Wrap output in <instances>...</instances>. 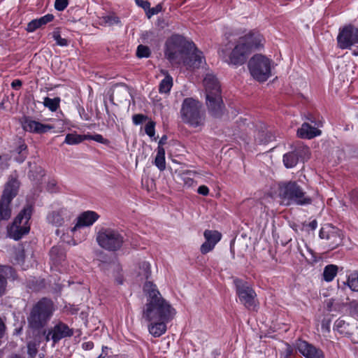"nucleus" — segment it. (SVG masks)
<instances>
[{
	"mask_svg": "<svg viewBox=\"0 0 358 358\" xmlns=\"http://www.w3.org/2000/svg\"><path fill=\"white\" fill-rule=\"evenodd\" d=\"M165 56L173 65H182L187 70L199 69L204 58L194 43L180 35H173L166 43Z\"/></svg>",
	"mask_w": 358,
	"mask_h": 358,
	"instance_id": "1",
	"label": "nucleus"
},
{
	"mask_svg": "<svg viewBox=\"0 0 358 358\" xmlns=\"http://www.w3.org/2000/svg\"><path fill=\"white\" fill-rule=\"evenodd\" d=\"M143 291L147 301L143 310V317L146 321H170L176 313L175 310L162 298L157 286L151 281H146Z\"/></svg>",
	"mask_w": 358,
	"mask_h": 358,
	"instance_id": "2",
	"label": "nucleus"
},
{
	"mask_svg": "<svg viewBox=\"0 0 358 358\" xmlns=\"http://www.w3.org/2000/svg\"><path fill=\"white\" fill-rule=\"evenodd\" d=\"M263 36L258 32H250L239 38L227 62L233 65H241L250 52L263 45Z\"/></svg>",
	"mask_w": 358,
	"mask_h": 358,
	"instance_id": "3",
	"label": "nucleus"
},
{
	"mask_svg": "<svg viewBox=\"0 0 358 358\" xmlns=\"http://www.w3.org/2000/svg\"><path fill=\"white\" fill-rule=\"evenodd\" d=\"M206 105L211 115L220 117L224 105L221 96L220 85L217 78L212 73H207L203 79Z\"/></svg>",
	"mask_w": 358,
	"mask_h": 358,
	"instance_id": "4",
	"label": "nucleus"
},
{
	"mask_svg": "<svg viewBox=\"0 0 358 358\" xmlns=\"http://www.w3.org/2000/svg\"><path fill=\"white\" fill-rule=\"evenodd\" d=\"M278 196L285 206H306L312 199L296 181L282 182L278 185Z\"/></svg>",
	"mask_w": 358,
	"mask_h": 358,
	"instance_id": "5",
	"label": "nucleus"
},
{
	"mask_svg": "<svg viewBox=\"0 0 358 358\" xmlns=\"http://www.w3.org/2000/svg\"><path fill=\"white\" fill-rule=\"evenodd\" d=\"M55 310L53 302L43 298L36 303L27 316L28 326L33 330H41L50 320Z\"/></svg>",
	"mask_w": 358,
	"mask_h": 358,
	"instance_id": "6",
	"label": "nucleus"
},
{
	"mask_svg": "<svg viewBox=\"0 0 358 358\" xmlns=\"http://www.w3.org/2000/svg\"><path fill=\"white\" fill-rule=\"evenodd\" d=\"M97 244L103 250L115 252L121 249L124 242L123 235L117 229L101 227L96 232Z\"/></svg>",
	"mask_w": 358,
	"mask_h": 358,
	"instance_id": "7",
	"label": "nucleus"
},
{
	"mask_svg": "<svg viewBox=\"0 0 358 358\" xmlns=\"http://www.w3.org/2000/svg\"><path fill=\"white\" fill-rule=\"evenodd\" d=\"M20 185L16 173L10 176L0 199V220H8L10 217V203L17 196Z\"/></svg>",
	"mask_w": 358,
	"mask_h": 358,
	"instance_id": "8",
	"label": "nucleus"
},
{
	"mask_svg": "<svg viewBox=\"0 0 358 358\" xmlns=\"http://www.w3.org/2000/svg\"><path fill=\"white\" fill-rule=\"evenodd\" d=\"M33 208L27 205L14 219L13 223L8 227V237L18 241L29 233L30 230L29 220L31 217Z\"/></svg>",
	"mask_w": 358,
	"mask_h": 358,
	"instance_id": "9",
	"label": "nucleus"
},
{
	"mask_svg": "<svg viewBox=\"0 0 358 358\" xmlns=\"http://www.w3.org/2000/svg\"><path fill=\"white\" fill-rule=\"evenodd\" d=\"M180 113L182 121L192 127H196L203 124L204 115L201 110V105L199 101L193 98H186L183 100Z\"/></svg>",
	"mask_w": 358,
	"mask_h": 358,
	"instance_id": "10",
	"label": "nucleus"
},
{
	"mask_svg": "<svg viewBox=\"0 0 358 358\" xmlns=\"http://www.w3.org/2000/svg\"><path fill=\"white\" fill-rule=\"evenodd\" d=\"M271 59L265 56L254 55L248 62L251 76L259 82L266 81L271 76Z\"/></svg>",
	"mask_w": 358,
	"mask_h": 358,
	"instance_id": "11",
	"label": "nucleus"
},
{
	"mask_svg": "<svg viewBox=\"0 0 358 358\" xmlns=\"http://www.w3.org/2000/svg\"><path fill=\"white\" fill-rule=\"evenodd\" d=\"M234 283L240 303L249 310H257V294L252 287L247 282L239 279H236Z\"/></svg>",
	"mask_w": 358,
	"mask_h": 358,
	"instance_id": "12",
	"label": "nucleus"
},
{
	"mask_svg": "<svg viewBox=\"0 0 358 358\" xmlns=\"http://www.w3.org/2000/svg\"><path fill=\"white\" fill-rule=\"evenodd\" d=\"M319 236L327 241L329 250H334L342 243L341 231L331 224L323 226L320 230Z\"/></svg>",
	"mask_w": 358,
	"mask_h": 358,
	"instance_id": "13",
	"label": "nucleus"
},
{
	"mask_svg": "<svg viewBox=\"0 0 358 358\" xmlns=\"http://www.w3.org/2000/svg\"><path fill=\"white\" fill-rule=\"evenodd\" d=\"M337 41L340 48H350L358 43V29L351 25L343 27L340 30Z\"/></svg>",
	"mask_w": 358,
	"mask_h": 358,
	"instance_id": "14",
	"label": "nucleus"
},
{
	"mask_svg": "<svg viewBox=\"0 0 358 358\" xmlns=\"http://www.w3.org/2000/svg\"><path fill=\"white\" fill-rule=\"evenodd\" d=\"M73 216L72 213L66 208H59L50 211L46 216L48 224L60 227L69 222Z\"/></svg>",
	"mask_w": 358,
	"mask_h": 358,
	"instance_id": "15",
	"label": "nucleus"
},
{
	"mask_svg": "<svg viewBox=\"0 0 358 358\" xmlns=\"http://www.w3.org/2000/svg\"><path fill=\"white\" fill-rule=\"evenodd\" d=\"M73 334V329H70L67 324L63 322H59L48 331L45 340L46 341H49L51 339L54 344H55L61 339L66 337H71Z\"/></svg>",
	"mask_w": 358,
	"mask_h": 358,
	"instance_id": "16",
	"label": "nucleus"
},
{
	"mask_svg": "<svg viewBox=\"0 0 358 358\" xmlns=\"http://www.w3.org/2000/svg\"><path fill=\"white\" fill-rule=\"evenodd\" d=\"M99 215L97 213L92 210H87L77 217L76 224L71 228V231L73 236H76L77 231L81 227H87L93 225V224L98 220Z\"/></svg>",
	"mask_w": 358,
	"mask_h": 358,
	"instance_id": "17",
	"label": "nucleus"
},
{
	"mask_svg": "<svg viewBox=\"0 0 358 358\" xmlns=\"http://www.w3.org/2000/svg\"><path fill=\"white\" fill-rule=\"evenodd\" d=\"M205 242L201 245L200 251L203 255L212 251L221 240L222 234L216 230L206 229L203 232Z\"/></svg>",
	"mask_w": 358,
	"mask_h": 358,
	"instance_id": "18",
	"label": "nucleus"
},
{
	"mask_svg": "<svg viewBox=\"0 0 358 358\" xmlns=\"http://www.w3.org/2000/svg\"><path fill=\"white\" fill-rule=\"evenodd\" d=\"M308 158V149H297L293 152L285 154L283 156V163L286 168L290 169L295 166L299 160L304 161Z\"/></svg>",
	"mask_w": 358,
	"mask_h": 358,
	"instance_id": "19",
	"label": "nucleus"
},
{
	"mask_svg": "<svg viewBox=\"0 0 358 358\" xmlns=\"http://www.w3.org/2000/svg\"><path fill=\"white\" fill-rule=\"evenodd\" d=\"M296 348L306 358H324L322 350L305 341L299 340L296 342Z\"/></svg>",
	"mask_w": 358,
	"mask_h": 358,
	"instance_id": "20",
	"label": "nucleus"
},
{
	"mask_svg": "<svg viewBox=\"0 0 358 358\" xmlns=\"http://www.w3.org/2000/svg\"><path fill=\"white\" fill-rule=\"evenodd\" d=\"M23 129L30 133H48L52 131L54 127L49 124H42L30 118H24L22 122Z\"/></svg>",
	"mask_w": 358,
	"mask_h": 358,
	"instance_id": "21",
	"label": "nucleus"
},
{
	"mask_svg": "<svg viewBox=\"0 0 358 358\" xmlns=\"http://www.w3.org/2000/svg\"><path fill=\"white\" fill-rule=\"evenodd\" d=\"M149 333L154 337H159L166 331V323L169 321H148Z\"/></svg>",
	"mask_w": 358,
	"mask_h": 358,
	"instance_id": "22",
	"label": "nucleus"
},
{
	"mask_svg": "<svg viewBox=\"0 0 358 358\" xmlns=\"http://www.w3.org/2000/svg\"><path fill=\"white\" fill-rule=\"evenodd\" d=\"M320 123H316L314 121L304 122L300 128L297 129L296 134H321L322 131L320 129Z\"/></svg>",
	"mask_w": 358,
	"mask_h": 358,
	"instance_id": "23",
	"label": "nucleus"
},
{
	"mask_svg": "<svg viewBox=\"0 0 358 358\" xmlns=\"http://www.w3.org/2000/svg\"><path fill=\"white\" fill-rule=\"evenodd\" d=\"M53 19L54 15L52 14H47L38 19L33 20L27 24V30L29 32H33L36 29L52 22Z\"/></svg>",
	"mask_w": 358,
	"mask_h": 358,
	"instance_id": "24",
	"label": "nucleus"
},
{
	"mask_svg": "<svg viewBox=\"0 0 358 358\" xmlns=\"http://www.w3.org/2000/svg\"><path fill=\"white\" fill-rule=\"evenodd\" d=\"M50 259L55 265L62 264L65 261L66 254L60 246H54L50 251Z\"/></svg>",
	"mask_w": 358,
	"mask_h": 358,
	"instance_id": "25",
	"label": "nucleus"
},
{
	"mask_svg": "<svg viewBox=\"0 0 358 358\" xmlns=\"http://www.w3.org/2000/svg\"><path fill=\"white\" fill-rule=\"evenodd\" d=\"M27 147L24 143V141L20 138L17 141V146L12 150L13 152L18 154V156L15 157V160L19 162H23L27 156Z\"/></svg>",
	"mask_w": 358,
	"mask_h": 358,
	"instance_id": "26",
	"label": "nucleus"
},
{
	"mask_svg": "<svg viewBox=\"0 0 358 358\" xmlns=\"http://www.w3.org/2000/svg\"><path fill=\"white\" fill-rule=\"evenodd\" d=\"M0 273V296L4 294L6 287V278L10 275L11 277L13 276V269L9 266H4L1 268Z\"/></svg>",
	"mask_w": 358,
	"mask_h": 358,
	"instance_id": "27",
	"label": "nucleus"
},
{
	"mask_svg": "<svg viewBox=\"0 0 358 358\" xmlns=\"http://www.w3.org/2000/svg\"><path fill=\"white\" fill-rule=\"evenodd\" d=\"M154 164L160 171L166 169L165 149L157 148Z\"/></svg>",
	"mask_w": 358,
	"mask_h": 358,
	"instance_id": "28",
	"label": "nucleus"
},
{
	"mask_svg": "<svg viewBox=\"0 0 358 358\" xmlns=\"http://www.w3.org/2000/svg\"><path fill=\"white\" fill-rule=\"evenodd\" d=\"M100 24L107 26L122 25L120 17L113 13L101 17Z\"/></svg>",
	"mask_w": 358,
	"mask_h": 358,
	"instance_id": "29",
	"label": "nucleus"
},
{
	"mask_svg": "<svg viewBox=\"0 0 358 358\" xmlns=\"http://www.w3.org/2000/svg\"><path fill=\"white\" fill-rule=\"evenodd\" d=\"M151 275L150 264L143 261L140 262L137 270V275L141 279H148Z\"/></svg>",
	"mask_w": 358,
	"mask_h": 358,
	"instance_id": "30",
	"label": "nucleus"
},
{
	"mask_svg": "<svg viewBox=\"0 0 358 358\" xmlns=\"http://www.w3.org/2000/svg\"><path fill=\"white\" fill-rule=\"evenodd\" d=\"M338 272V266L334 264L326 266L323 271V278L326 282H331Z\"/></svg>",
	"mask_w": 358,
	"mask_h": 358,
	"instance_id": "31",
	"label": "nucleus"
},
{
	"mask_svg": "<svg viewBox=\"0 0 358 358\" xmlns=\"http://www.w3.org/2000/svg\"><path fill=\"white\" fill-rule=\"evenodd\" d=\"M61 99L59 97H55L53 99L45 97L43 99V106L48 108L52 112H55L60 105Z\"/></svg>",
	"mask_w": 358,
	"mask_h": 358,
	"instance_id": "32",
	"label": "nucleus"
},
{
	"mask_svg": "<svg viewBox=\"0 0 358 358\" xmlns=\"http://www.w3.org/2000/svg\"><path fill=\"white\" fill-rule=\"evenodd\" d=\"M172 86L173 78L169 75H166L165 78L159 83V91L162 94H167L170 92Z\"/></svg>",
	"mask_w": 358,
	"mask_h": 358,
	"instance_id": "33",
	"label": "nucleus"
},
{
	"mask_svg": "<svg viewBox=\"0 0 358 358\" xmlns=\"http://www.w3.org/2000/svg\"><path fill=\"white\" fill-rule=\"evenodd\" d=\"M176 173H178V176L180 177V178L183 181L184 185L187 187H191L194 184V180L190 177L192 175L191 171H176Z\"/></svg>",
	"mask_w": 358,
	"mask_h": 358,
	"instance_id": "34",
	"label": "nucleus"
},
{
	"mask_svg": "<svg viewBox=\"0 0 358 358\" xmlns=\"http://www.w3.org/2000/svg\"><path fill=\"white\" fill-rule=\"evenodd\" d=\"M347 284L353 292H358V272L355 271L348 276Z\"/></svg>",
	"mask_w": 358,
	"mask_h": 358,
	"instance_id": "35",
	"label": "nucleus"
},
{
	"mask_svg": "<svg viewBox=\"0 0 358 358\" xmlns=\"http://www.w3.org/2000/svg\"><path fill=\"white\" fill-rule=\"evenodd\" d=\"M348 324L344 320L338 318L336 320L334 325V330L337 331L341 334L346 333Z\"/></svg>",
	"mask_w": 358,
	"mask_h": 358,
	"instance_id": "36",
	"label": "nucleus"
},
{
	"mask_svg": "<svg viewBox=\"0 0 358 358\" xmlns=\"http://www.w3.org/2000/svg\"><path fill=\"white\" fill-rule=\"evenodd\" d=\"M87 140L84 136H66L64 143L69 145H77Z\"/></svg>",
	"mask_w": 358,
	"mask_h": 358,
	"instance_id": "37",
	"label": "nucleus"
},
{
	"mask_svg": "<svg viewBox=\"0 0 358 358\" xmlns=\"http://www.w3.org/2000/svg\"><path fill=\"white\" fill-rule=\"evenodd\" d=\"M52 38L56 41V44L59 46L66 47L69 44V42L67 39L61 36L58 30H55L52 32Z\"/></svg>",
	"mask_w": 358,
	"mask_h": 358,
	"instance_id": "38",
	"label": "nucleus"
},
{
	"mask_svg": "<svg viewBox=\"0 0 358 358\" xmlns=\"http://www.w3.org/2000/svg\"><path fill=\"white\" fill-rule=\"evenodd\" d=\"M150 49L145 45H139L137 48L136 55L138 58H148L150 56Z\"/></svg>",
	"mask_w": 358,
	"mask_h": 358,
	"instance_id": "39",
	"label": "nucleus"
},
{
	"mask_svg": "<svg viewBox=\"0 0 358 358\" xmlns=\"http://www.w3.org/2000/svg\"><path fill=\"white\" fill-rule=\"evenodd\" d=\"M251 125L254 127L252 131L254 133H259V134H271V131L268 130L264 123L262 122H258L255 124L252 123Z\"/></svg>",
	"mask_w": 358,
	"mask_h": 358,
	"instance_id": "40",
	"label": "nucleus"
},
{
	"mask_svg": "<svg viewBox=\"0 0 358 358\" xmlns=\"http://www.w3.org/2000/svg\"><path fill=\"white\" fill-rule=\"evenodd\" d=\"M148 120V116L143 114H136L133 115L132 120L135 125H139Z\"/></svg>",
	"mask_w": 358,
	"mask_h": 358,
	"instance_id": "41",
	"label": "nucleus"
},
{
	"mask_svg": "<svg viewBox=\"0 0 358 358\" xmlns=\"http://www.w3.org/2000/svg\"><path fill=\"white\" fill-rule=\"evenodd\" d=\"M145 132L146 134H155V122L152 120H148L145 126Z\"/></svg>",
	"mask_w": 358,
	"mask_h": 358,
	"instance_id": "42",
	"label": "nucleus"
},
{
	"mask_svg": "<svg viewBox=\"0 0 358 358\" xmlns=\"http://www.w3.org/2000/svg\"><path fill=\"white\" fill-rule=\"evenodd\" d=\"M84 137L87 138V140H93L103 144L109 143L108 140L105 138L103 136H84Z\"/></svg>",
	"mask_w": 358,
	"mask_h": 358,
	"instance_id": "43",
	"label": "nucleus"
},
{
	"mask_svg": "<svg viewBox=\"0 0 358 358\" xmlns=\"http://www.w3.org/2000/svg\"><path fill=\"white\" fill-rule=\"evenodd\" d=\"M68 6L67 0H56L55 2V8L58 11L64 10Z\"/></svg>",
	"mask_w": 358,
	"mask_h": 358,
	"instance_id": "44",
	"label": "nucleus"
},
{
	"mask_svg": "<svg viewBox=\"0 0 358 358\" xmlns=\"http://www.w3.org/2000/svg\"><path fill=\"white\" fill-rule=\"evenodd\" d=\"M162 8V6L159 4L152 8H149L146 12L147 17L150 18L152 16L158 14L161 12Z\"/></svg>",
	"mask_w": 358,
	"mask_h": 358,
	"instance_id": "45",
	"label": "nucleus"
},
{
	"mask_svg": "<svg viewBox=\"0 0 358 358\" xmlns=\"http://www.w3.org/2000/svg\"><path fill=\"white\" fill-rule=\"evenodd\" d=\"M8 158L0 155V178L4 170L8 168Z\"/></svg>",
	"mask_w": 358,
	"mask_h": 358,
	"instance_id": "46",
	"label": "nucleus"
},
{
	"mask_svg": "<svg viewBox=\"0 0 358 358\" xmlns=\"http://www.w3.org/2000/svg\"><path fill=\"white\" fill-rule=\"evenodd\" d=\"M350 313L355 316L358 317V301H352L350 303Z\"/></svg>",
	"mask_w": 358,
	"mask_h": 358,
	"instance_id": "47",
	"label": "nucleus"
},
{
	"mask_svg": "<svg viewBox=\"0 0 358 358\" xmlns=\"http://www.w3.org/2000/svg\"><path fill=\"white\" fill-rule=\"evenodd\" d=\"M27 352L31 357H34L36 355L37 349L34 343L29 342L27 344Z\"/></svg>",
	"mask_w": 358,
	"mask_h": 358,
	"instance_id": "48",
	"label": "nucleus"
},
{
	"mask_svg": "<svg viewBox=\"0 0 358 358\" xmlns=\"http://www.w3.org/2000/svg\"><path fill=\"white\" fill-rule=\"evenodd\" d=\"M135 2H136L137 6H138L139 7L143 8L146 12H147L148 9L150 6V3L148 1H145V0H135Z\"/></svg>",
	"mask_w": 358,
	"mask_h": 358,
	"instance_id": "49",
	"label": "nucleus"
},
{
	"mask_svg": "<svg viewBox=\"0 0 358 358\" xmlns=\"http://www.w3.org/2000/svg\"><path fill=\"white\" fill-rule=\"evenodd\" d=\"M351 201L355 204H358V189H354L350 193Z\"/></svg>",
	"mask_w": 358,
	"mask_h": 358,
	"instance_id": "50",
	"label": "nucleus"
},
{
	"mask_svg": "<svg viewBox=\"0 0 358 358\" xmlns=\"http://www.w3.org/2000/svg\"><path fill=\"white\" fill-rule=\"evenodd\" d=\"M197 192L199 194H201V195H203V196H207L208 194V193H209V189L206 185H201V186L199 187V188L197 189Z\"/></svg>",
	"mask_w": 358,
	"mask_h": 358,
	"instance_id": "51",
	"label": "nucleus"
},
{
	"mask_svg": "<svg viewBox=\"0 0 358 358\" xmlns=\"http://www.w3.org/2000/svg\"><path fill=\"white\" fill-rule=\"evenodd\" d=\"M22 85V83L19 79H15L11 83L12 88H13L14 90H17L21 87Z\"/></svg>",
	"mask_w": 358,
	"mask_h": 358,
	"instance_id": "52",
	"label": "nucleus"
},
{
	"mask_svg": "<svg viewBox=\"0 0 358 358\" xmlns=\"http://www.w3.org/2000/svg\"><path fill=\"white\" fill-rule=\"evenodd\" d=\"M82 347L85 350H90L94 348V343L92 341L85 342L82 344Z\"/></svg>",
	"mask_w": 358,
	"mask_h": 358,
	"instance_id": "53",
	"label": "nucleus"
},
{
	"mask_svg": "<svg viewBox=\"0 0 358 358\" xmlns=\"http://www.w3.org/2000/svg\"><path fill=\"white\" fill-rule=\"evenodd\" d=\"M166 140H167V136H163L159 141L157 148H164V145L166 144Z\"/></svg>",
	"mask_w": 358,
	"mask_h": 358,
	"instance_id": "54",
	"label": "nucleus"
},
{
	"mask_svg": "<svg viewBox=\"0 0 358 358\" xmlns=\"http://www.w3.org/2000/svg\"><path fill=\"white\" fill-rule=\"evenodd\" d=\"M5 331V325L1 319L0 318V338L3 337Z\"/></svg>",
	"mask_w": 358,
	"mask_h": 358,
	"instance_id": "55",
	"label": "nucleus"
},
{
	"mask_svg": "<svg viewBox=\"0 0 358 358\" xmlns=\"http://www.w3.org/2000/svg\"><path fill=\"white\" fill-rule=\"evenodd\" d=\"M308 227H310V229L312 230H315L316 229V228L317 227V222L315 220L311 221L309 224H308Z\"/></svg>",
	"mask_w": 358,
	"mask_h": 358,
	"instance_id": "56",
	"label": "nucleus"
},
{
	"mask_svg": "<svg viewBox=\"0 0 358 358\" xmlns=\"http://www.w3.org/2000/svg\"><path fill=\"white\" fill-rule=\"evenodd\" d=\"M36 172H37V175L35 176L36 178H38V176H43V171L41 167L37 168Z\"/></svg>",
	"mask_w": 358,
	"mask_h": 358,
	"instance_id": "57",
	"label": "nucleus"
},
{
	"mask_svg": "<svg viewBox=\"0 0 358 358\" xmlns=\"http://www.w3.org/2000/svg\"><path fill=\"white\" fill-rule=\"evenodd\" d=\"M108 348L106 346L102 347V353L97 358H104L105 356L103 355V353L105 352V350H107Z\"/></svg>",
	"mask_w": 358,
	"mask_h": 358,
	"instance_id": "58",
	"label": "nucleus"
},
{
	"mask_svg": "<svg viewBox=\"0 0 358 358\" xmlns=\"http://www.w3.org/2000/svg\"><path fill=\"white\" fill-rule=\"evenodd\" d=\"M70 244H72L73 245H76L78 243L74 239L71 240V242H69Z\"/></svg>",
	"mask_w": 358,
	"mask_h": 358,
	"instance_id": "59",
	"label": "nucleus"
},
{
	"mask_svg": "<svg viewBox=\"0 0 358 358\" xmlns=\"http://www.w3.org/2000/svg\"><path fill=\"white\" fill-rule=\"evenodd\" d=\"M301 136L307 138L308 139H311L312 138L315 137V136L310 135V136Z\"/></svg>",
	"mask_w": 358,
	"mask_h": 358,
	"instance_id": "60",
	"label": "nucleus"
},
{
	"mask_svg": "<svg viewBox=\"0 0 358 358\" xmlns=\"http://www.w3.org/2000/svg\"><path fill=\"white\" fill-rule=\"evenodd\" d=\"M117 282L119 284H122V280L121 278H118L117 279Z\"/></svg>",
	"mask_w": 358,
	"mask_h": 358,
	"instance_id": "61",
	"label": "nucleus"
},
{
	"mask_svg": "<svg viewBox=\"0 0 358 358\" xmlns=\"http://www.w3.org/2000/svg\"><path fill=\"white\" fill-rule=\"evenodd\" d=\"M60 232H61V231H60V230H59V229H57V230H56V234H57V236H59V235Z\"/></svg>",
	"mask_w": 358,
	"mask_h": 358,
	"instance_id": "62",
	"label": "nucleus"
},
{
	"mask_svg": "<svg viewBox=\"0 0 358 358\" xmlns=\"http://www.w3.org/2000/svg\"><path fill=\"white\" fill-rule=\"evenodd\" d=\"M353 54L356 56L358 55V50L357 51H354Z\"/></svg>",
	"mask_w": 358,
	"mask_h": 358,
	"instance_id": "63",
	"label": "nucleus"
}]
</instances>
